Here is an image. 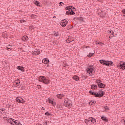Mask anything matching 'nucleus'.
<instances>
[{"mask_svg": "<svg viewBox=\"0 0 125 125\" xmlns=\"http://www.w3.org/2000/svg\"><path fill=\"white\" fill-rule=\"evenodd\" d=\"M100 93H96L94 92V91H89V93L91 94V95H93L95 96V97H99V98H100L101 97H103L104 96V94H105V92L102 90L99 91Z\"/></svg>", "mask_w": 125, "mask_h": 125, "instance_id": "obj_1", "label": "nucleus"}, {"mask_svg": "<svg viewBox=\"0 0 125 125\" xmlns=\"http://www.w3.org/2000/svg\"><path fill=\"white\" fill-rule=\"evenodd\" d=\"M39 81L41 83H43L44 84H48L49 83V80L46 78L45 76H41L39 78Z\"/></svg>", "mask_w": 125, "mask_h": 125, "instance_id": "obj_2", "label": "nucleus"}, {"mask_svg": "<svg viewBox=\"0 0 125 125\" xmlns=\"http://www.w3.org/2000/svg\"><path fill=\"white\" fill-rule=\"evenodd\" d=\"M100 63L103 64V65H105V66H112V64H113L112 61H105L104 60H100Z\"/></svg>", "mask_w": 125, "mask_h": 125, "instance_id": "obj_3", "label": "nucleus"}, {"mask_svg": "<svg viewBox=\"0 0 125 125\" xmlns=\"http://www.w3.org/2000/svg\"><path fill=\"white\" fill-rule=\"evenodd\" d=\"M93 69H94L93 65H90L87 67V72L91 76H93Z\"/></svg>", "mask_w": 125, "mask_h": 125, "instance_id": "obj_4", "label": "nucleus"}, {"mask_svg": "<svg viewBox=\"0 0 125 125\" xmlns=\"http://www.w3.org/2000/svg\"><path fill=\"white\" fill-rule=\"evenodd\" d=\"M64 106L67 108H71V107H72V103L71 101L68 100V99L64 100Z\"/></svg>", "mask_w": 125, "mask_h": 125, "instance_id": "obj_5", "label": "nucleus"}, {"mask_svg": "<svg viewBox=\"0 0 125 125\" xmlns=\"http://www.w3.org/2000/svg\"><path fill=\"white\" fill-rule=\"evenodd\" d=\"M118 67H119L120 69H121V70H125V62H120L117 64Z\"/></svg>", "mask_w": 125, "mask_h": 125, "instance_id": "obj_6", "label": "nucleus"}, {"mask_svg": "<svg viewBox=\"0 0 125 125\" xmlns=\"http://www.w3.org/2000/svg\"><path fill=\"white\" fill-rule=\"evenodd\" d=\"M32 54L34 56H36V55L41 54V51L39 49H36L34 51H32Z\"/></svg>", "mask_w": 125, "mask_h": 125, "instance_id": "obj_7", "label": "nucleus"}, {"mask_svg": "<svg viewBox=\"0 0 125 125\" xmlns=\"http://www.w3.org/2000/svg\"><path fill=\"white\" fill-rule=\"evenodd\" d=\"M22 41L23 42H28L29 41V37L27 36H23L21 38Z\"/></svg>", "mask_w": 125, "mask_h": 125, "instance_id": "obj_8", "label": "nucleus"}, {"mask_svg": "<svg viewBox=\"0 0 125 125\" xmlns=\"http://www.w3.org/2000/svg\"><path fill=\"white\" fill-rule=\"evenodd\" d=\"M101 119L102 121H104V122H105L106 123L108 122V119H107V117H105L104 115L101 116Z\"/></svg>", "mask_w": 125, "mask_h": 125, "instance_id": "obj_9", "label": "nucleus"}, {"mask_svg": "<svg viewBox=\"0 0 125 125\" xmlns=\"http://www.w3.org/2000/svg\"><path fill=\"white\" fill-rule=\"evenodd\" d=\"M57 108H58V110H63V106L62 104H58L56 105Z\"/></svg>", "mask_w": 125, "mask_h": 125, "instance_id": "obj_10", "label": "nucleus"}, {"mask_svg": "<svg viewBox=\"0 0 125 125\" xmlns=\"http://www.w3.org/2000/svg\"><path fill=\"white\" fill-rule=\"evenodd\" d=\"M98 86H99V87H100V88H104V87H105V86H106V85H104V84H103V83H100L98 84Z\"/></svg>", "mask_w": 125, "mask_h": 125, "instance_id": "obj_11", "label": "nucleus"}, {"mask_svg": "<svg viewBox=\"0 0 125 125\" xmlns=\"http://www.w3.org/2000/svg\"><path fill=\"white\" fill-rule=\"evenodd\" d=\"M73 80L74 81H78L80 80V77L78 75H75L72 77Z\"/></svg>", "mask_w": 125, "mask_h": 125, "instance_id": "obj_12", "label": "nucleus"}, {"mask_svg": "<svg viewBox=\"0 0 125 125\" xmlns=\"http://www.w3.org/2000/svg\"><path fill=\"white\" fill-rule=\"evenodd\" d=\"M90 122L94 124V123H96V119L93 117H90Z\"/></svg>", "mask_w": 125, "mask_h": 125, "instance_id": "obj_13", "label": "nucleus"}, {"mask_svg": "<svg viewBox=\"0 0 125 125\" xmlns=\"http://www.w3.org/2000/svg\"><path fill=\"white\" fill-rule=\"evenodd\" d=\"M42 63H44V64H48L49 63V60H48L47 58H45L42 61Z\"/></svg>", "mask_w": 125, "mask_h": 125, "instance_id": "obj_14", "label": "nucleus"}, {"mask_svg": "<svg viewBox=\"0 0 125 125\" xmlns=\"http://www.w3.org/2000/svg\"><path fill=\"white\" fill-rule=\"evenodd\" d=\"M15 83H16V85H15L16 87L18 86L19 84H20V80L17 79L15 81Z\"/></svg>", "mask_w": 125, "mask_h": 125, "instance_id": "obj_15", "label": "nucleus"}, {"mask_svg": "<svg viewBox=\"0 0 125 125\" xmlns=\"http://www.w3.org/2000/svg\"><path fill=\"white\" fill-rule=\"evenodd\" d=\"M17 69L22 72H24V67L23 66H17Z\"/></svg>", "mask_w": 125, "mask_h": 125, "instance_id": "obj_16", "label": "nucleus"}, {"mask_svg": "<svg viewBox=\"0 0 125 125\" xmlns=\"http://www.w3.org/2000/svg\"><path fill=\"white\" fill-rule=\"evenodd\" d=\"M64 96L63 94H59L57 95V97L59 98L60 99H62V98Z\"/></svg>", "mask_w": 125, "mask_h": 125, "instance_id": "obj_17", "label": "nucleus"}, {"mask_svg": "<svg viewBox=\"0 0 125 125\" xmlns=\"http://www.w3.org/2000/svg\"><path fill=\"white\" fill-rule=\"evenodd\" d=\"M49 103H51V104H52V106H55V105H56V103L53 102V101H52L51 100L49 101Z\"/></svg>", "mask_w": 125, "mask_h": 125, "instance_id": "obj_18", "label": "nucleus"}, {"mask_svg": "<svg viewBox=\"0 0 125 125\" xmlns=\"http://www.w3.org/2000/svg\"><path fill=\"white\" fill-rule=\"evenodd\" d=\"M91 89H95V88H97V85L92 84L91 86Z\"/></svg>", "mask_w": 125, "mask_h": 125, "instance_id": "obj_19", "label": "nucleus"}, {"mask_svg": "<svg viewBox=\"0 0 125 125\" xmlns=\"http://www.w3.org/2000/svg\"><path fill=\"white\" fill-rule=\"evenodd\" d=\"M90 122V117L89 118H88L87 119L84 120V123H85V124H86V125H87V124H88V123H89Z\"/></svg>", "mask_w": 125, "mask_h": 125, "instance_id": "obj_20", "label": "nucleus"}, {"mask_svg": "<svg viewBox=\"0 0 125 125\" xmlns=\"http://www.w3.org/2000/svg\"><path fill=\"white\" fill-rule=\"evenodd\" d=\"M72 7H73L72 6H68L67 7H65V9L66 10H68L69 11H70V10H72Z\"/></svg>", "mask_w": 125, "mask_h": 125, "instance_id": "obj_21", "label": "nucleus"}, {"mask_svg": "<svg viewBox=\"0 0 125 125\" xmlns=\"http://www.w3.org/2000/svg\"><path fill=\"white\" fill-rule=\"evenodd\" d=\"M16 102H18V103H20L21 102V100L20 97H17L16 99Z\"/></svg>", "mask_w": 125, "mask_h": 125, "instance_id": "obj_22", "label": "nucleus"}, {"mask_svg": "<svg viewBox=\"0 0 125 125\" xmlns=\"http://www.w3.org/2000/svg\"><path fill=\"white\" fill-rule=\"evenodd\" d=\"M35 4L37 5V6H40L41 5V3L39 1H35L34 2Z\"/></svg>", "mask_w": 125, "mask_h": 125, "instance_id": "obj_23", "label": "nucleus"}, {"mask_svg": "<svg viewBox=\"0 0 125 125\" xmlns=\"http://www.w3.org/2000/svg\"><path fill=\"white\" fill-rule=\"evenodd\" d=\"M78 21H80V22H83V18L82 17H78Z\"/></svg>", "mask_w": 125, "mask_h": 125, "instance_id": "obj_24", "label": "nucleus"}, {"mask_svg": "<svg viewBox=\"0 0 125 125\" xmlns=\"http://www.w3.org/2000/svg\"><path fill=\"white\" fill-rule=\"evenodd\" d=\"M61 25L62 26V27H66V26H67V23L62 22L61 23Z\"/></svg>", "mask_w": 125, "mask_h": 125, "instance_id": "obj_25", "label": "nucleus"}, {"mask_svg": "<svg viewBox=\"0 0 125 125\" xmlns=\"http://www.w3.org/2000/svg\"><path fill=\"white\" fill-rule=\"evenodd\" d=\"M75 12L72 10L71 11H69V15H74Z\"/></svg>", "mask_w": 125, "mask_h": 125, "instance_id": "obj_26", "label": "nucleus"}, {"mask_svg": "<svg viewBox=\"0 0 125 125\" xmlns=\"http://www.w3.org/2000/svg\"><path fill=\"white\" fill-rule=\"evenodd\" d=\"M45 116H52L51 113H49L48 111H47L45 113Z\"/></svg>", "mask_w": 125, "mask_h": 125, "instance_id": "obj_27", "label": "nucleus"}, {"mask_svg": "<svg viewBox=\"0 0 125 125\" xmlns=\"http://www.w3.org/2000/svg\"><path fill=\"white\" fill-rule=\"evenodd\" d=\"M54 36H55V37H59L60 34L59 32H56L54 33Z\"/></svg>", "mask_w": 125, "mask_h": 125, "instance_id": "obj_28", "label": "nucleus"}, {"mask_svg": "<svg viewBox=\"0 0 125 125\" xmlns=\"http://www.w3.org/2000/svg\"><path fill=\"white\" fill-rule=\"evenodd\" d=\"M109 33L110 35H111V36H114V31H113V30H110Z\"/></svg>", "mask_w": 125, "mask_h": 125, "instance_id": "obj_29", "label": "nucleus"}, {"mask_svg": "<svg viewBox=\"0 0 125 125\" xmlns=\"http://www.w3.org/2000/svg\"><path fill=\"white\" fill-rule=\"evenodd\" d=\"M93 55H94V53H90L89 54V55H88V57H91V56H93Z\"/></svg>", "mask_w": 125, "mask_h": 125, "instance_id": "obj_30", "label": "nucleus"}, {"mask_svg": "<svg viewBox=\"0 0 125 125\" xmlns=\"http://www.w3.org/2000/svg\"><path fill=\"white\" fill-rule=\"evenodd\" d=\"M101 82H102V81L101 80H97L96 81V83L98 84V85L99 84V83H101Z\"/></svg>", "mask_w": 125, "mask_h": 125, "instance_id": "obj_31", "label": "nucleus"}, {"mask_svg": "<svg viewBox=\"0 0 125 125\" xmlns=\"http://www.w3.org/2000/svg\"><path fill=\"white\" fill-rule=\"evenodd\" d=\"M71 38V36H68V39L67 40H66V42H68V43H70V42H72V41H70L69 42V39Z\"/></svg>", "mask_w": 125, "mask_h": 125, "instance_id": "obj_32", "label": "nucleus"}, {"mask_svg": "<svg viewBox=\"0 0 125 125\" xmlns=\"http://www.w3.org/2000/svg\"><path fill=\"white\" fill-rule=\"evenodd\" d=\"M97 44L100 45V46H102V45H103V43H102V42H97Z\"/></svg>", "mask_w": 125, "mask_h": 125, "instance_id": "obj_33", "label": "nucleus"}, {"mask_svg": "<svg viewBox=\"0 0 125 125\" xmlns=\"http://www.w3.org/2000/svg\"><path fill=\"white\" fill-rule=\"evenodd\" d=\"M25 102V101L23 99V98H21V102L20 103H24Z\"/></svg>", "mask_w": 125, "mask_h": 125, "instance_id": "obj_34", "label": "nucleus"}, {"mask_svg": "<svg viewBox=\"0 0 125 125\" xmlns=\"http://www.w3.org/2000/svg\"><path fill=\"white\" fill-rule=\"evenodd\" d=\"M104 108L105 109V110H107V111H109V107L108 106H104Z\"/></svg>", "mask_w": 125, "mask_h": 125, "instance_id": "obj_35", "label": "nucleus"}, {"mask_svg": "<svg viewBox=\"0 0 125 125\" xmlns=\"http://www.w3.org/2000/svg\"><path fill=\"white\" fill-rule=\"evenodd\" d=\"M65 14H66V15H70V11H67L66 12Z\"/></svg>", "mask_w": 125, "mask_h": 125, "instance_id": "obj_36", "label": "nucleus"}, {"mask_svg": "<svg viewBox=\"0 0 125 125\" xmlns=\"http://www.w3.org/2000/svg\"><path fill=\"white\" fill-rule=\"evenodd\" d=\"M71 10L73 11H76V8L72 7H71Z\"/></svg>", "mask_w": 125, "mask_h": 125, "instance_id": "obj_37", "label": "nucleus"}, {"mask_svg": "<svg viewBox=\"0 0 125 125\" xmlns=\"http://www.w3.org/2000/svg\"><path fill=\"white\" fill-rule=\"evenodd\" d=\"M121 123H122V124H125V119L122 120L121 121Z\"/></svg>", "mask_w": 125, "mask_h": 125, "instance_id": "obj_38", "label": "nucleus"}, {"mask_svg": "<svg viewBox=\"0 0 125 125\" xmlns=\"http://www.w3.org/2000/svg\"><path fill=\"white\" fill-rule=\"evenodd\" d=\"M0 110L2 111V112H5V109L4 108H1Z\"/></svg>", "mask_w": 125, "mask_h": 125, "instance_id": "obj_39", "label": "nucleus"}, {"mask_svg": "<svg viewBox=\"0 0 125 125\" xmlns=\"http://www.w3.org/2000/svg\"><path fill=\"white\" fill-rule=\"evenodd\" d=\"M37 87L39 88V89H41V88H42V86H41L40 85H37Z\"/></svg>", "mask_w": 125, "mask_h": 125, "instance_id": "obj_40", "label": "nucleus"}, {"mask_svg": "<svg viewBox=\"0 0 125 125\" xmlns=\"http://www.w3.org/2000/svg\"><path fill=\"white\" fill-rule=\"evenodd\" d=\"M74 21H77V20H79V18H74Z\"/></svg>", "mask_w": 125, "mask_h": 125, "instance_id": "obj_41", "label": "nucleus"}, {"mask_svg": "<svg viewBox=\"0 0 125 125\" xmlns=\"http://www.w3.org/2000/svg\"><path fill=\"white\" fill-rule=\"evenodd\" d=\"M63 22H65V23H68V21H67L66 19H64L63 20Z\"/></svg>", "mask_w": 125, "mask_h": 125, "instance_id": "obj_42", "label": "nucleus"}, {"mask_svg": "<svg viewBox=\"0 0 125 125\" xmlns=\"http://www.w3.org/2000/svg\"><path fill=\"white\" fill-rule=\"evenodd\" d=\"M91 102L92 103V104H95L96 103V102L94 101H91Z\"/></svg>", "mask_w": 125, "mask_h": 125, "instance_id": "obj_43", "label": "nucleus"}, {"mask_svg": "<svg viewBox=\"0 0 125 125\" xmlns=\"http://www.w3.org/2000/svg\"><path fill=\"white\" fill-rule=\"evenodd\" d=\"M20 22H21V23H23V22H25V21L21 20L20 21Z\"/></svg>", "mask_w": 125, "mask_h": 125, "instance_id": "obj_44", "label": "nucleus"}, {"mask_svg": "<svg viewBox=\"0 0 125 125\" xmlns=\"http://www.w3.org/2000/svg\"><path fill=\"white\" fill-rule=\"evenodd\" d=\"M122 12H123V14H125V9H123L122 10Z\"/></svg>", "mask_w": 125, "mask_h": 125, "instance_id": "obj_45", "label": "nucleus"}, {"mask_svg": "<svg viewBox=\"0 0 125 125\" xmlns=\"http://www.w3.org/2000/svg\"><path fill=\"white\" fill-rule=\"evenodd\" d=\"M43 124H44V125H48L47 124V122H46V121L45 122V123H43Z\"/></svg>", "mask_w": 125, "mask_h": 125, "instance_id": "obj_46", "label": "nucleus"}, {"mask_svg": "<svg viewBox=\"0 0 125 125\" xmlns=\"http://www.w3.org/2000/svg\"><path fill=\"white\" fill-rule=\"evenodd\" d=\"M8 46L9 47V48H8L9 49H10V48H11V47H12V46L11 45H9Z\"/></svg>", "mask_w": 125, "mask_h": 125, "instance_id": "obj_47", "label": "nucleus"}, {"mask_svg": "<svg viewBox=\"0 0 125 125\" xmlns=\"http://www.w3.org/2000/svg\"><path fill=\"white\" fill-rule=\"evenodd\" d=\"M17 120H16L15 121H13V123H14V124H15L16 125H17V122H16Z\"/></svg>", "mask_w": 125, "mask_h": 125, "instance_id": "obj_48", "label": "nucleus"}, {"mask_svg": "<svg viewBox=\"0 0 125 125\" xmlns=\"http://www.w3.org/2000/svg\"><path fill=\"white\" fill-rule=\"evenodd\" d=\"M82 79H84H84H86V78H85V77L84 76H82Z\"/></svg>", "mask_w": 125, "mask_h": 125, "instance_id": "obj_49", "label": "nucleus"}, {"mask_svg": "<svg viewBox=\"0 0 125 125\" xmlns=\"http://www.w3.org/2000/svg\"><path fill=\"white\" fill-rule=\"evenodd\" d=\"M62 3L63 4V2H60V4H61V6H62Z\"/></svg>", "mask_w": 125, "mask_h": 125, "instance_id": "obj_50", "label": "nucleus"}, {"mask_svg": "<svg viewBox=\"0 0 125 125\" xmlns=\"http://www.w3.org/2000/svg\"><path fill=\"white\" fill-rule=\"evenodd\" d=\"M10 125H13V123L12 121H10Z\"/></svg>", "mask_w": 125, "mask_h": 125, "instance_id": "obj_51", "label": "nucleus"}, {"mask_svg": "<svg viewBox=\"0 0 125 125\" xmlns=\"http://www.w3.org/2000/svg\"><path fill=\"white\" fill-rule=\"evenodd\" d=\"M18 125H22V124H21V123H19L18 124Z\"/></svg>", "mask_w": 125, "mask_h": 125, "instance_id": "obj_52", "label": "nucleus"}, {"mask_svg": "<svg viewBox=\"0 0 125 125\" xmlns=\"http://www.w3.org/2000/svg\"><path fill=\"white\" fill-rule=\"evenodd\" d=\"M42 110H44V107H42Z\"/></svg>", "mask_w": 125, "mask_h": 125, "instance_id": "obj_53", "label": "nucleus"}, {"mask_svg": "<svg viewBox=\"0 0 125 125\" xmlns=\"http://www.w3.org/2000/svg\"><path fill=\"white\" fill-rule=\"evenodd\" d=\"M11 120H12V122H13V121H15V120L13 119H11Z\"/></svg>", "mask_w": 125, "mask_h": 125, "instance_id": "obj_54", "label": "nucleus"}, {"mask_svg": "<svg viewBox=\"0 0 125 125\" xmlns=\"http://www.w3.org/2000/svg\"><path fill=\"white\" fill-rule=\"evenodd\" d=\"M53 18H56V16H54Z\"/></svg>", "mask_w": 125, "mask_h": 125, "instance_id": "obj_55", "label": "nucleus"}, {"mask_svg": "<svg viewBox=\"0 0 125 125\" xmlns=\"http://www.w3.org/2000/svg\"><path fill=\"white\" fill-rule=\"evenodd\" d=\"M98 1H101V0H97Z\"/></svg>", "mask_w": 125, "mask_h": 125, "instance_id": "obj_56", "label": "nucleus"}, {"mask_svg": "<svg viewBox=\"0 0 125 125\" xmlns=\"http://www.w3.org/2000/svg\"><path fill=\"white\" fill-rule=\"evenodd\" d=\"M87 47H89V46H86V48H87Z\"/></svg>", "mask_w": 125, "mask_h": 125, "instance_id": "obj_57", "label": "nucleus"}, {"mask_svg": "<svg viewBox=\"0 0 125 125\" xmlns=\"http://www.w3.org/2000/svg\"><path fill=\"white\" fill-rule=\"evenodd\" d=\"M125 14H123V16H125Z\"/></svg>", "mask_w": 125, "mask_h": 125, "instance_id": "obj_58", "label": "nucleus"}, {"mask_svg": "<svg viewBox=\"0 0 125 125\" xmlns=\"http://www.w3.org/2000/svg\"><path fill=\"white\" fill-rule=\"evenodd\" d=\"M40 125H44L43 124V125L40 124Z\"/></svg>", "mask_w": 125, "mask_h": 125, "instance_id": "obj_59", "label": "nucleus"}, {"mask_svg": "<svg viewBox=\"0 0 125 125\" xmlns=\"http://www.w3.org/2000/svg\"><path fill=\"white\" fill-rule=\"evenodd\" d=\"M23 87H24L22 86V87H21V88H23Z\"/></svg>", "mask_w": 125, "mask_h": 125, "instance_id": "obj_60", "label": "nucleus"}]
</instances>
